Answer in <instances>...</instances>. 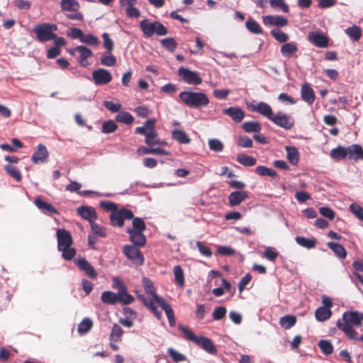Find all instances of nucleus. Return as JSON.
<instances>
[{
  "mask_svg": "<svg viewBox=\"0 0 363 363\" xmlns=\"http://www.w3.org/2000/svg\"><path fill=\"white\" fill-rule=\"evenodd\" d=\"M93 327V321L89 318H84L78 325L77 331L79 334L88 333Z\"/></svg>",
  "mask_w": 363,
  "mask_h": 363,
  "instance_id": "nucleus-42",
  "label": "nucleus"
},
{
  "mask_svg": "<svg viewBox=\"0 0 363 363\" xmlns=\"http://www.w3.org/2000/svg\"><path fill=\"white\" fill-rule=\"evenodd\" d=\"M60 6L64 11H77L79 9V4L77 0H62Z\"/></svg>",
  "mask_w": 363,
  "mask_h": 363,
  "instance_id": "nucleus-37",
  "label": "nucleus"
},
{
  "mask_svg": "<svg viewBox=\"0 0 363 363\" xmlns=\"http://www.w3.org/2000/svg\"><path fill=\"white\" fill-rule=\"evenodd\" d=\"M123 334V330L117 323H114L110 334L109 340L111 342H119Z\"/></svg>",
  "mask_w": 363,
  "mask_h": 363,
  "instance_id": "nucleus-41",
  "label": "nucleus"
},
{
  "mask_svg": "<svg viewBox=\"0 0 363 363\" xmlns=\"http://www.w3.org/2000/svg\"><path fill=\"white\" fill-rule=\"evenodd\" d=\"M179 99L187 106L194 108H200L206 106L209 104L207 95L203 92L184 91L179 94Z\"/></svg>",
  "mask_w": 363,
  "mask_h": 363,
  "instance_id": "nucleus-2",
  "label": "nucleus"
},
{
  "mask_svg": "<svg viewBox=\"0 0 363 363\" xmlns=\"http://www.w3.org/2000/svg\"><path fill=\"white\" fill-rule=\"evenodd\" d=\"M172 138L181 144H189L191 141L187 134L180 130H174L172 131Z\"/></svg>",
  "mask_w": 363,
  "mask_h": 363,
  "instance_id": "nucleus-40",
  "label": "nucleus"
},
{
  "mask_svg": "<svg viewBox=\"0 0 363 363\" xmlns=\"http://www.w3.org/2000/svg\"><path fill=\"white\" fill-rule=\"evenodd\" d=\"M347 157L350 160H353L355 162L363 160V148L359 144H352L348 147Z\"/></svg>",
  "mask_w": 363,
  "mask_h": 363,
  "instance_id": "nucleus-20",
  "label": "nucleus"
},
{
  "mask_svg": "<svg viewBox=\"0 0 363 363\" xmlns=\"http://www.w3.org/2000/svg\"><path fill=\"white\" fill-rule=\"evenodd\" d=\"M139 27L145 38H151L153 35L163 36L168 33L167 28L160 21H150L143 19L140 22Z\"/></svg>",
  "mask_w": 363,
  "mask_h": 363,
  "instance_id": "nucleus-4",
  "label": "nucleus"
},
{
  "mask_svg": "<svg viewBox=\"0 0 363 363\" xmlns=\"http://www.w3.org/2000/svg\"><path fill=\"white\" fill-rule=\"evenodd\" d=\"M308 40L318 48H327L328 46V38L323 34L318 33H310Z\"/></svg>",
  "mask_w": 363,
  "mask_h": 363,
  "instance_id": "nucleus-21",
  "label": "nucleus"
},
{
  "mask_svg": "<svg viewBox=\"0 0 363 363\" xmlns=\"http://www.w3.org/2000/svg\"><path fill=\"white\" fill-rule=\"evenodd\" d=\"M237 161L243 166L252 167L255 165L257 160L255 157L245 154H239L237 156Z\"/></svg>",
  "mask_w": 363,
  "mask_h": 363,
  "instance_id": "nucleus-39",
  "label": "nucleus"
},
{
  "mask_svg": "<svg viewBox=\"0 0 363 363\" xmlns=\"http://www.w3.org/2000/svg\"><path fill=\"white\" fill-rule=\"evenodd\" d=\"M247 107L254 112H257L262 115L264 117L267 118L269 120L272 121L274 113L272 107L265 102H259L257 104H247Z\"/></svg>",
  "mask_w": 363,
  "mask_h": 363,
  "instance_id": "nucleus-10",
  "label": "nucleus"
},
{
  "mask_svg": "<svg viewBox=\"0 0 363 363\" xmlns=\"http://www.w3.org/2000/svg\"><path fill=\"white\" fill-rule=\"evenodd\" d=\"M286 157L289 162L296 165L299 161V153L298 149L294 146H286Z\"/></svg>",
  "mask_w": 363,
  "mask_h": 363,
  "instance_id": "nucleus-32",
  "label": "nucleus"
},
{
  "mask_svg": "<svg viewBox=\"0 0 363 363\" xmlns=\"http://www.w3.org/2000/svg\"><path fill=\"white\" fill-rule=\"evenodd\" d=\"M155 119H149L145 122L143 126L138 127L135 130V133L145 136V142L149 147L160 143V140L157 138L158 133L155 128Z\"/></svg>",
  "mask_w": 363,
  "mask_h": 363,
  "instance_id": "nucleus-3",
  "label": "nucleus"
},
{
  "mask_svg": "<svg viewBox=\"0 0 363 363\" xmlns=\"http://www.w3.org/2000/svg\"><path fill=\"white\" fill-rule=\"evenodd\" d=\"M4 169L8 174L15 179L17 182L21 181L22 177L21 172L16 167L8 164L4 167Z\"/></svg>",
  "mask_w": 363,
  "mask_h": 363,
  "instance_id": "nucleus-54",
  "label": "nucleus"
},
{
  "mask_svg": "<svg viewBox=\"0 0 363 363\" xmlns=\"http://www.w3.org/2000/svg\"><path fill=\"white\" fill-rule=\"evenodd\" d=\"M237 145L241 147L249 148L252 147L253 142L247 136H240L238 139Z\"/></svg>",
  "mask_w": 363,
  "mask_h": 363,
  "instance_id": "nucleus-64",
  "label": "nucleus"
},
{
  "mask_svg": "<svg viewBox=\"0 0 363 363\" xmlns=\"http://www.w3.org/2000/svg\"><path fill=\"white\" fill-rule=\"evenodd\" d=\"M35 206L44 213H50L53 214H57L58 211L57 209L50 203L44 201L40 197L35 198L34 201Z\"/></svg>",
  "mask_w": 363,
  "mask_h": 363,
  "instance_id": "nucleus-29",
  "label": "nucleus"
},
{
  "mask_svg": "<svg viewBox=\"0 0 363 363\" xmlns=\"http://www.w3.org/2000/svg\"><path fill=\"white\" fill-rule=\"evenodd\" d=\"M222 112L230 116L235 123H240L245 117V112L240 107L230 106L223 108Z\"/></svg>",
  "mask_w": 363,
  "mask_h": 363,
  "instance_id": "nucleus-17",
  "label": "nucleus"
},
{
  "mask_svg": "<svg viewBox=\"0 0 363 363\" xmlns=\"http://www.w3.org/2000/svg\"><path fill=\"white\" fill-rule=\"evenodd\" d=\"M242 128L246 133H259L262 126L259 122L246 121L242 124Z\"/></svg>",
  "mask_w": 363,
  "mask_h": 363,
  "instance_id": "nucleus-38",
  "label": "nucleus"
},
{
  "mask_svg": "<svg viewBox=\"0 0 363 363\" xmlns=\"http://www.w3.org/2000/svg\"><path fill=\"white\" fill-rule=\"evenodd\" d=\"M49 156L48 151L45 145L39 144L37 146L36 150L34 152L31 157V160L33 163L45 162Z\"/></svg>",
  "mask_w": 363,
  "mask_h": 363,
  "instance_id": "nucleus-18",
  "label": "nucleus"
},
{
  "mask_svg": "<svg viewBox=\"0 0 363 363\" xmlns=\"http://www.w3.org/2000/svg\"><path fill=\"white\" fill-rule=\"evenodd\" d=\"M133 218V213L130 209L122 208L117 209L110 215L111 224L114 227H123L125 220Z\"/></svg>",
  "mask_w": 363,
  "mask_h": 363,
  "instance_id": "nucleus-6",
  "label": "nucleus"
},
{
  "mask_svg": "<svg viewBox=\"0 0 363 363\" xmlns=\"http://www.w3.org/2000/svg\"><path fill=\"white\" fill-rule=\"evenodd\" d=\"M77 213L84 219L88 220L90 224L97 218L95 209L91 206H82L77 208Z\"/></svg>",
  "mask_w": 363,
  "mask_h": 363,
  "instance_id": "nucleus-16",
  "label": "nucleus"
},
{
  "mask_svg": "<svg viewBox=\"0 0 363 363\" xmlns=\"http://www.w3.org/2000/svg\"><path fill=\"white\" fill-rule=\"evenodd\" d=\"M295 240L297 244L307 249L315 248L317 244V240L314 238H308L303 236H297Z\"/></svg>",
  "mask_w": 363,
  "mask_h": 363,
  "instance_id": "nucleus-34",
  "label": "nucleus"
},
{
  "mask_svg": "<svg viewBox=\"0 0 363 363\" xmlns=\"http://www.w3.org/2000/svg\"><path fill=\"white\" fill-rule=\"evenodd\" d=\"M271 34L279 43H286L289 39V35L279 28L273 29Z\"/></svg>",
  "mask_w": 363,
  "mask_h": 363,
  "instance_id": "nucleus-57",
  "label": "nucleus"
},
{
  "mask_svg": "<svg viewBox=\"0 0 363 363\" xmlns=\"http://www.w3.org/2000/svg\"><path fill=\"white\" fill-rule=\"evenodd\" d=\"M271 121L286 130H291L295 124V120L291 115L282 112L274 114Z\"/></svg>",
  "mask_w": 363,
  "mask_h": 363,
  "instance_id": "nucleus-8",
  "label": "nucleus"
},
{
  "mask_svg": "<svg viewBox=\"0 0 363 363\" xmlns=\"http://www.w3.org/2000/svg\"><path fill=\"white\" fill-rule=\"evenodd\" d=\"M123 254L134 264L142 265L144 262V257L136 246L126 245L123 249Z\"/></svg>",
  "mask_w": 363,
  "mask_h": 363,
  "instance_id": "nucleus-9",
  "label": "nucleus"
},
{
  "mask_svg": "<svg viewBox=\"0 0 363 363\" xmlns=\"http://www.w3.org/2000/svg\"><path fill=\"white\" fill-rule=\"evenodd\" d=\"M101 63L105 66L112 67L116 63V58L113 55L103 54L101 57Z\"/></svg>",
  "mask_w": 363,
  "mask_h": 363,
  "instance_id": "nucleus-61",
  "label": "nucleus"
},
{
  "mask_svg": "<svg viewBox=\"0 0 363 363\" xmlns=\"http://www.w3.org/2000/svg\"><path fill=\"white\" fill-rule=\"evenodd\" d=\"M134 301V297L127 293V289L121 291H118V301L122 303L123 304L128 305L130 304Z\"/></svg>",
  "mask_w": 363,
  "mask_h": 363,
  "instance_id": "nucleus-50",
  "label": "nucleus"
},
{
  "mask_svg": "<svg viewBox=\"0 0 363 363\" xmlns=\"http://www.w3.org/2000/svg\"><path fill=\"white\" fill-rule=\"evenodd\" d=\"M81 43H85L88 45L97 46L99 44V39L93 34H84L83 33L82 37L80 40Z\"/></svg>",
  "mask_w": 363,
  "mask_h": 363,
  "instance_id": "nucleus-52",
  "label": "nucleus"
},
{
  "mask_svg": "<svg viewBox=\"0 0 363 363\" xmlns=\"http://www.w3.org/2000/svg\"><path fill=\"white\" fill-rule=\"evenodd\" d=\"M126 231L130 236V240L135 245L134 246L143 247L145 245L146 238L143 232H137L130 228H128Z\"/></svg>",
  "mask_w": 363,
  "mask_h": 363,
  "instance_id": "nucleus-25",
  "label": "nucleus"
},
{
  "mask_svg": "<svg viewBox=\"0 0 363 363\" xmlns=\"http://www.w3.org/2000/svg\"><path fill=\"white\" fill-rule=\"evenodd\" d=\"M262 21L266 26H275L277 27H284L288 24L286 18L281 16H264L262 17Z\"/></svg>",
  "mask_w": 363,
  "mask_h": 363,
  "instance_id": "nucleus-15",
  "label": "nucleus"
},
{
  "mask_svg": "<svg viewBox=\"0 0 363 363\" xmlns=\"http://www.w3.org/2000/svg\"><path fill=\"white\" fill-rule=\"evenodd\" d=\"M179 329L183 333L186 339L194 343L196 342L199 337H196L191 329L182 325H179Z\"/></svg>",
  "mask_w": 363,
  "mask_h": 363,
  "instance_id": "nucleus-55",
  "label": "nucleus"
},
{
  "mask_svg": "<svg viewBox=\"0 0 363 363\" xmlns=\"http://www.w3.org/2000/svg\"><path fill=\"white\" fill-rule=\"evenodd\" d=\"M116 121L117 122L130 125L133 123L134 118L130 113L127 111H122L117 114L116 116Z\"/></svg>",
  "mask_w": 363,
  "mask_h": 363,
  "instance_id": "nucleus-47",
  "label": "nucleus"
},
{
  "mask_svg": "<svg viewBox=\"0 0 363 363\" xmlns=\"http://www.w3.org/2000/svg\"><path fill=\"white\" fill-rule=\"evenodd\" d=\"M167 353L174 362H181L186 360V357L184 354L179 352L172 347L167 350Z\"/></svg>",
  "mask_w": 363,
  "mask_h": 363,
  "instance_id": "nucleus-51",
  "label": "nucleus"
},
{
  "mask_svg": "<svg viewBox=\"0 0 363 363\" xmlns=\"http://www.w3.org/2000/svg\"><path fill=\"white\" fill-rule=\"evenodd\" d=\"M101 298L103 303L113 305L118 302V294L106 291L102 293Z\"/></svg>",
  "mask_w": 363,
  "mask_h": 363,
  "instance_id": "nucleus-43",
  "label": "nucleus"
},
{
  "mask_svg": "<svg viewBox=\"0 0 363 363\" xmlns=\"http://www.w3.org/2000/svg\"><path fill=\"white\" fill-rule=\"evenodd\" d=\"M281 55L286 58L294 56L298 51V48L294 43H286L281 47Z\"/></svg>",
  "mask_w": 363,
  "mask_h": 363,
  "instance_id": "nucleus-30",
  "label": "nucleus"
},
{
  "mask_svg": "<svg viewBox=\"0 0 363 363\" xmlns=\"http://www.w3.org/2000/svg\"><path fill=\"white\" fill-rule=\"evenodd\" d=\"M350 211L359 220L363 222V208L358 203H352L350 206Z\"/></svg>",
  "mask_w": 363,
  "mask_h": 363,
  "instance_id": "nucleus-59",
  "label": "nucleus"
},
{
  "mask_svg": "<svg viewBox=\"0 0 363 363\" xmlns=\"http://www.w3.org/2000/svg\"><path fill=\"white\" fill-rule=\"evenodd\" d=\"M255 171L257 174L260 176H267L272 178H275L277 177V173L276 171L265 166H257Z\"/></svg>",
  "mask_w": 363,
  "mask_h": 363,
  "instance_id": "nucleus-44",
  "label": "nucleus"
},
{
  "mask_svg": "<svg viewBox=\"0 0 363 363\" xmlns=\"http://www.w3.org/2000/svg\"><path fill=\"white\" fill-rule=\"evenodd\" d=\"M209 148L215 152H220L223 150V144L218 139H211L208 141Z\"/></svg>",
  "mask_w": 363,
  "mask_h": 363,
  "instance_id": "nucleus-63",
  "label": "nucleus"
},
{
  "mask_svg": "<svg viewBox=\"0 0 363 363\" xmlns=\"http://www.w3.org/2000/svg\"><path fill=\"white\" fill-rule=\"evenodd\" d=\"M117 128L118 125L111 120L104 122L102 125V132L104 133H113Z\"/></svg>",
  "mask_w": 363,
  "mask_h": 363,
  "instance_id": "nucleus-60",
  "label": "nucleus"
},
{
  "mask_svg": "<svg viewBox=\"0 0 363 363\" xmlns=\"http://www.w3.org/2000/svg\"><path fill=\"white\" fill-rule=\"evenodd\" d=\"M363 321V313L357 311H345L341 319L336 323L337 328L342 331L347 337L350 340H358V333L354 328L362 325Z\"/></svg>",
  "mask_w": 363,
  "mask_h": 363,
  "instance_id": "nucleus-1",
  "label": "nucleus"
},
{
  "mask_svg": "<svg viewBox=\"0 0 363 363\" xmlns=\"http://www.w3.org/2000/svg\"><path fill=\"white\" fill-rule=\"evenodd\" d=\"M162 47L170 52H174L177 47V43L173 38H167L160 40Z\"/></svg>",
  "mask_w": 363,
  "mask_h": 363,
  "instance_id": "nucleus-53",
  "label": "nucleus"
},
{
  "mask_svg": "<svg viewBox=\"0 0 363 363\" xmlns=\"http://www.w3.org/2000/svg\"><path fill=\"white\" fill-rule=\"evenodd\" d=\"M345 33L350 37L353 40L357 41L362 36V30L361 28L358 26H353L352 27H348L345 30Z\"/></svg>",
  "mask_w": 363,
  "mask_h": 363,
  "instance_id": "nucleus-48",
  "label": "nucleus"
},
{
  "mask_svg": "<svg viewBox=\"0 0 363 363\" xmlns=\"http://www.w3.org/2000/svg\"><path fill=\"white\" fill-rule=\"evenodd\" d=\"M332 314L331 310L325 307H318L315 312V318L320 322L328 320L332 316Z\"/></svg>",
  "mask_w": 363,
  "mask_h": 363,
  "instance_id": "nucleus-33",
  "label": "nucleus"
},
{
  "mask_svg": "<svg viewBox=\"0 0 363 363\" xmlns=\"http://www.w3.org/2000/svg\"><path fill=\"white\" fill-rule=\"evenodd\" d=\"M296 317L292 315H286L281 317L279 320V324L281 328L289 330L296 323Z\"/></svg>",
  "mask_w": 363,
  "mask_h": 363,
  "instance_id": "nucleus-36",
  "label": "nucleus"
},
{
  "mask_svg": "<svg viewBox=\"0 0 363 363\" xmlns=\"http://www.w3.org/2000/svg\"><path fill=\"white\" fill-rule=\"evenodd\" d=\"M90 225H91L92 233L94 235H98L101 238L106 237V235H107L106 230L104 226H102L99 224H97L94 222Z\"/></svg>",
  "mask_w": 363,
  "mask_h": 363,
  "instance_id": "nucleus-56",
  "label": "nucleus"
},
{
  "mask_svg": "<svg viewBox=\"0 0 363 363\" xmlns=\"http://www.w3.org/2000/svg\"><path fill=\"white\" fill-rule=\"evenodd\" d=\"M226 308L223 306L216 307L213 311L212 316L213 320H220L223 319L226 315Z\"/></svg>",
  "mask_w": 363,
  "mask_h": 363,
  "instance_id": "nucleus-62",
  "label": "nucleus"
},
{
  "mask_svg": "<svg viewBox=\"0 0 363 363\" xmlns=\"http://www.w3.org/2000/svg\"><path fill=\"white\" fill-rule=\"evenodd\" d=\"M143 285L144 286L145 291L147 294H149L152 297L153 300L158 303L160 301L158 298H163L162 297L158 296L155 292V289L154 287L152 281L147 277H145L142 280Z\"/></svg>",
  "mask_w": 363,
  "mask_h": 363,
  "instance_id": "nucleus-27",
  "label": "nucleus"
},
{
  "mask_svg": "<svg viewBox=\"0 0 363 363\" xmlns=\"http://www.w3.org/2000/svg\"><path fill=\"white\" fill-rule=\"evenodd\" d=\"M179 77L186 83L193 85H199L202 83V79L196 72L182 67L178 69Z\"/></svg>",
  "mask_w": 363,
  "mask_h": 363,
  "instance_id": "nucleus-7",
  "label": "nucleus"
},
{
  "mask_svg": "<svg viewBox=\"0 0 363 363\" xmlns=\"http://www.w3.org/2000/svg\"><path fill=\"white\" fill-rule=\"evenodd\" d=\"M57 248L69 247L73 243V240L70 233L65 230L59 228L57 230Z\"/></svg>",
  "mask_w": 363,
  "mask_h": 363,
  "instance_id": "nucleus-13",
  "label": "nucleus"
},
{
  "mask_svg": "<svg viewBox=\"0 0 363 363\" xmlns=\"http://www.w3.org/2000/svg\"><path fill=\"white\" fill-rule=\"evenodd\" d=\"M327 245L338 257L345 259L347 257V251L341 244L334 242H328Z\"/></svg>",
  "mask_w": 363,
  "mask_h": 363,
  "instance_id": "nucleus-31",
  "label": "nucleus"
},
{
  "mask_svg": "<svg viewBox=\"0 0 363 363\" xmlns=\"http://www.w3.org/2000/svg\"><path fill=\"white\" fill-rule=\"evenodd\" d=\"M57 29V27L55 24L39 23L34 26L33 33L35 34L36 39L39 42L45 43L56 38V34L54 32Z\"/></svg>",
  "mask_w": 363,
  "mask_h": 363,
  "instance_id": "nucleus-5",
  "label": "nucleus"
},
{
  "mask_svg": "<svg viewBox=\"0 0 363 363\" xmlns=\"http://www.w3.org/2000/svg\"><path fill=\"white\" fill-rule=\"evenodd\" d=\"M131 220H133V228H130L131 230H135L137 232H143L145 230V223L142 218L133 216Z\"/></svg>",
  "mask_w": 363,
  "mask_h": 363,
  "instance_id": "nucleus-58",
  "label": "nucleus"
},
{
  "mask_svg": "<svg viewBox=\"0 0 363 363\" xmlns=\"http://www.w3.org/2000/svg\"><path fill=\"white\" fill-rule=\"evenodd\" d=\"M246 28L249 31L254 34H262V29L261 26L259 25V23L252 19V18H250L245 23Z\"/></svg>",
  "mask_w": 363,
  "mask_h": 363,
  "instance_id": "nucleus-45",
  "label": "nucleus"
},
{
  "mask_svg": "<svg viewBox=\"0 0 363 363\" xmlns=\"http://www.w3.org/2000/svg\"><path fill=\"white\" fill-rule=\"evenodd\" d=\"M173 273L175 283L180 287H184V271L181 266L176 265L173 268Z\"/></svg>",
  "mask_w": 363,
  "mask_h": 363,
  "instance_id": "nucleus-35",
  "label": "nucleus"
},
{
  "mask_svg": "<svg viewBox=\"0 0 363 363\" xmlns=\"http://www.w3.org/2000/svg\"><path fill=\"white\" fill-rule=\"evenodd\" d=\"M196 344L211 354H216L217 353V349L215 345L208 337L200 336Z\"/></svg>",
  "mask_w": 363,
  "mask_h": 363,
  "instance_id": "nucleus-19",
  "label": "nucleus"
},
{
  "mask_svg": "<svg viewBox=\"0 0 363 363\" xmlns=\"http://www.w3.org/2000/svg\"><path fill=\"white\" fill-rule=\"evenodd\" d=\"M59 251L62 252V257L65 260H71L76 255V250L69 245V247H64L58 249Z\"/></svg>",
  "mask_w": 363,
  "mask_h": 363,
  "instance_id": "nucleus-49",
  "label": "nucleus"
},
{
  "mask_svg": "<svg viewBox=\"0 0 363 363\" xmlns=\"http://www.w3.org/2000/svg\"><path fill=\"white\" fill-rule=\"evenodd\" d=\"M318 347L321 350L322 353L325 355H330L333 352V345L332 343L327 340H321L318 342Z\"/></svg>",
  "mask_w": 363,
  "mask_h": 363,
  "instance_id": "nucleus-46",
  "label": "nucleus"
},
{
  "mask_svg": "<svg viewBox=\"0 0 363 363\" xmlns=\"http://www.w3.org/2000/svg\"><path fill=\"white\" fill-rule=\"evenodd\" d=\"M159 303H157L159 305L165 312L167 319L169 320V325L171 327H174L176 324V320L174 317V313L172 310L169 303H168L165 299L164 298H158Z\"/></svg>",
  "mask_w": 363,
  "mask_h": 363,
  "instance_id": "nucleus-22",
  "label": "nucleus"
},
{
  "mask_svg": "<svg viewBox=\"0 0 363 363\" xmlns=\"http://www.w3.org/2000/svg\"><path fill=\"white\" fill-rule=\"evenodd\" d=\"M92 78L95 84L104 85L111 82L112 75L108 70L99 68L92 72Z\"/></svg>",
  "mask_w": 363,
  "mask_h": 363,
  "instance_id": "nucleus-11",
  "label": "nucleus"
},
{
  "mask_svg": "<svg viewBox=\"0 0 363 363\" xmlns=\"http://www.w3.org/2000/svg\"><path fill=\"white\" fill-rule=\"evenodd\" d=\"M75 50L79 53V63L83 67L86 66L88 65L86 62L87 58L91 57L93 55L91 50L83 45L76 47Z\"/></svg>",
  "mask_w": 363,
  "mask_h": 363,
  "instance_id": "nucleus-26",
  "label": "nucleus"
},
{
  "mask_svg": "<svg viewBox=\"0 0 363 363\" xmlns=\"http://www.w3.org/2000/svg\"><path fill=\"white\" fill-rule=\"evenodd\" d=\"M137 298L155 315L157 320H160L162 318V312L157 309L155 306L157 303L153 300L152 296L151 298H147L143 294H138Z\"/></svg>",
  "mask_w": 363,
  "mask_h": 363,
  "instance_id": "nucleus-14",
  "label": "nucleus"
},
{
  "mask_svg": "<svg viewBox=\"0 0 363 363\" xmlns=\"http://www.w3.org/2000/svg\"><path fill=\"white\" fill-rule=\"evenodd\" d=\"M330 156L335 161L345 160L346 158H348L347 149L345 147L339 145L330 151Z\"/></svg>",
  "mask_w": 363,
  "mask_h": 363,
  "instance_id": "nucleus-28",
  "label": "nucleus"
},
{
  "mask_svg": "<svg viewBox=\"0 0 363 363\" xmlns=\"http://www.w3.org/2000/svg\"><path fill=\"white\" fill-rule=\"evenodd\" d=\"M74 263L77 265L79 269L84 271L86 274L91 279H95L97 278L98 274L93 266L84 258H79L74 260Z\"/></svg>",
  "mask_w": 363,
  "mask_h": 363,
  "instance_id": "nucleus-12",
  "label": "nucleus"
},
{
  "mask_svg": "<svg viewBox=\"0 0 363 363\" xmlns=\"http://www.w3.org/2000/svg\"><path fill=\"white\" fill-rule=\"evenodd\" d=\"M248 198V193L244 191H235L231 192L228 196V201L230 206L240 205L243 201Z\"/></svg>",
  "mask_w": 363,
  "mask_h": 363,
  "instance_id": "nucleus-23",
  "label": "nucleus"
},
{
  "mask_svg": "<svg viewBox=\"0 0 363 363\" xmlns=\"http://www.w3.org/2000/svg\"><path fill=\"white\" fill-rule=\"evenodd\" d=\"M301 96L303 101L310 105L314 102L315 99L314 91L308 83H305L302 85L301 89Z\"/></svg>",
  "mask_w": 363,
  "mask_h": 363,
  "instance_id": "nucleus-24",
  "label": "nucleus"
}]
</instances>
